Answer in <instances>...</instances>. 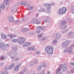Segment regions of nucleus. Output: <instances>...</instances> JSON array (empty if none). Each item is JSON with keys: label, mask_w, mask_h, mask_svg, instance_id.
<instances>
[{"label": "nucleus", "mask_w": 74, "mask_h": 74, "mask_svg": "<svg viewBox=\"0 0 74 74\" xmlns=\"http://www.w3.org/2000/svg\"><path fill=\"white\" fill-rule=\"evenodd\" d=\"M45 51L48 55H52L53 51V47L52 46H47L45 48Z\"/></svg>", "instance_id": "nucleus-1"}, {"label": "nucleus", "mask_w": 74, "mask_h": 74, "mask_svg": "<svg viewBox=\"0 0 74 74\" xmlns=\"http://www.w3.org/2000/svg\"><path fill=\"white\" fill-rule=\"evenodd\" d=\"M66 21L63 20L61 21L60 23V29L61 30H63L67 28V25H64L66 23Z\"/></svg>", "instance_id": "nucleus-2"}, {"label": "nucleus", "mask_w": 74, "mask_h": 74, "mask_svg": "<svg viewBox=\"0 0 74 74\" xmlns=\"http://www.w3.org/2000/svg\"><path fill=\"white\" fill-rule=\"evenodd\" d=\"M67 11V8L65 7H62V8H60L58 11L57 12L58 15H62L63 14H64Z\"/></svg>", "instance_id": "nucleus-3"}, {"label": "nucleus", "mask_w": 74, "mask_h": 74, "mask_svg": "<svg viewBox=\"0 0 74 74\" xmlns=\"http://www.w3.org/2000/svg\"><path fill=\"white\" fill-rule=\"evenodd\" d=\"M43 5L47 10V13H50L51 12V5L48 3H45Z\"/></svg>", "instance_id": "nucleus-4"}, {"label": "nucleus", "mask_w": 74, "mask_h": 74, "mask_svg": "<svg viewBox=\"0 0 74 74\" xmlns=\"http://www.w3.org/2000/svg\"><path fill=\"white\" fill-rule=\"evenodd\" d=\"M17 53V52L16 51L14 52L12 51L10 53L9 56H10L12 59H14L16 56Z\"/></svg>", "instance_id": "nucleus-5"}, {"label": "nucleus", "mask_w": 74, "mask_h": 74, "mask_svg": "<svg viewBox=\"0 0 74 74\" xmlns=\"http://www.w3.org/2000/svg\"><path fill=\"white\" fill-rule=\"evenodd\" d=\"M70 44V41L69 40H66L63 42L61 44L62 47L64 48L66 47L68 45Z\"/></svg>", "instance_id": "nucleus-6"}, {"label": "nucleus", "mask_w": 74, "mask_h": 74, "mask_svg": "<svg viewBox=\"0 0 74 74\" xmlns=\"http://www.w3.org/2000/svg\"><path fill=\"white\" fill-rule=\"evenodd\" d=\"M73 51V49L71 47H68L64 51V53H66V52H68V53H70Z\"/></svg>", "instance_id": "nucleus-7"}, {"label": "nucleus", "mask_w": 74, "mask_h": 74, "mask_svg": "<svg viewBox=\"0 0 74 74\" xmlns=\"http://www.w3.org/2000/svg\"><path fill=\"white\" fill-rule=\"evenodd\" d=\"M18 43V44H23L24 42L25 41L26 39L24 38H19Z\"/></svg>", "instance_id": "nucleus-8"}, {"label": "nucleus", "mask_w": 74, "mask_h": 74, "mask_svg": "<svg viewBox=\"0 0 74 74\" xmlns=\"http://www.w3.org/2000/svg\"><path fill=\"white\" fill-rule=\"evenodd\" d=\"M27 50L29 51H35L36 50V47L34 46H31L29 47L27 49Z\"/></svg>", "instance_id": "nucleus-9"}, {"label": "nucleus", "mask_w": 74, "mask_h": 74, "mask_svg": "<svg viewBox=\"0 0 74 74\" xmlns=\"http://www.w3.org/2000/svg\"><path fill=\"white\" fill-rule=\"evenodd\" d=\"M8 21L10 22H11L12 23L14 22V18L13 16H9L8 17Z\"/></svg>", "instance_id": "nucleus-10"}, {"label": "nucleus", "mask_w": 74, "mask_h": 74, "mask_svg": "<svg viewBox=\"0 0 74 74\" xmlns=\"http://www.w3.org/2000/svg\"><path fill=\"white\" fill-rule=\"evenodd\" d=\"M43 19L45 20V19H47L48 20V22H51V18L49 16H44L43 18Z\"/></svg>", "instance_id": "nucleus-11"}, {"label": "nucleus", "mask_w": 74, "mask_h": 74, "mask_svg": "<svg viewBox=\"0 0 74 74\" xmlns=\"http://www.w3.org/2000/svg\"><path fill=\"white\" fill-rule=\"evenodd\" d=\"M31 45V43L30 42H26L23 45V47H28Z\"/></svg>", "instance_id": "nucleus-12"}, {"label": "nucleus", "mask_w": 74, "mask_h": 74, "mask_svg": "<svg viewBox=\"0 0 74 74\" xmlns=\"http://www.w3.org/2000/svg\"><path fill=\"white\" fill-rule=\"evenodd\" d=\"M1 38H2V39H3V38H4L5 39L7 37L6 35L3 33H2L1 34Z\"/></svg>", "instance_id": "nucleus-13"}, {"label": "nucleus", "mask_w": 74, "mask_h": 74, "mask_svg": "<svg viewBox=\"0 0 74 74\" xmlns=\"http://www.w3.org/2000/svg\"><path fill=\"white\" fill-rule=\"evenodd\" d=\"M70 10L71 11L72 14H74V6H71Z\"/></svg>", "instance_id": "nucleus-14"}, {"label": "nucleus", "mask_w": 74, "mask_h": 74, "mask_svg": "<svg viewBox=\"0 0 74 74\" xmlns=\"http://www.w3.org/2000/svg\"><path fill=\"white\" fill-rule=\"evenodd\" d=\"M29 30V29L28 28H23L22 29L21 32H26V31H28Z\"/></svg>", "instance_id": "nucleus-15"}, {"label": "nucleus", "mask_w": 74, "mask_h": 74, "mask_svg": "<svg viewBox=\"0 0 74 74\" xmlns=\"http://www.w3.org/2000/svg\"><path fill=\"white\" fill-rule=\"evenodd\" d=\"M27 3V2L25 1H21V5H26Z\"/></svg>", "instance_id": "nucleus-16"}, {"label": "nucleus", "mask_w": 74, "mask_h": 74, "mask_svg": "<svg viewBox=\"0 0 74 74\" xmlns=\"http://www.w3.org/2000/svg\"><path fill=\"white\" fill-rule=\"evenodd\" d=\"M19 66L18 65L16 66L14 68V71H17L19 70Z\"/></svg>", "instance_id": "nucleus-17"}, {"label": "nucleus", "mask_w": 74, "mask_h": 74, "mask_svg": "<svg viewBox=\"0 0 74 74\" xmlns=\"http://www.w3.org/2000/svg\"><path fill=\"white\" fill-rule=\"evenodd\" d=\"M39 29H41L42 30H45V29H46V28L44 26H40L38 27Z\"/></svg>", "instance_id": "nucleus-18"}, {"label": "nucleus", "mask_w": 74, "mask_h": 74, "mask_svg": "<svg viewBox=\"0 0 74 74\" xmlns=\"http://www.w3.org/2000/svg\"><path fill=\"white\" fill-rule=\"evenodd\" d=\"M3 1L6 5H8L10 2L9 0H3Z\"/></svg>", "instance_id": "nucleus-19"}, {"label": "nucleus", "mask_w": 74, "mask_h": 74, "mask_svg": "<svg viewBox=\"0 0 74 74\" xmlns=\"http://www.w3.org/2000/svg\"><path fill=\"white\" fill-rule=\"evenodd\" d=\"M8 37H10V39H12V38H14V34H8L7 35Z\"/></svg>", "instance_id": "nucleus-20"}, {"label": "nucleus", "mask_w": 74, "mask_h": 74, "mask_svg": "<svg viewBox=\"0 0 74 74\" xmlns=\"http://www.w3.org/2000/svg\"><path fill=\"white\" fill-rule=\"evenodd\" d=\"M1 8L2 9V10H4L5 9V5L3 3H2L1 5Z\"/></svg>", "instance_id": "nucleus-21"}, {"label": "nucleus", "mask_w": 74, "mask_h": 74, "mask_svg": "<svg viewBox=\"0 0 74 74\" xmlns=\"http://www.w3.org/2000/svg\"><path fill=\"white\" fill-rule=\"evenodd\" d=\"M6 59V57L5 56H2L0 58V59L3 60H5Z\"/></svg>", "instance_id": "nucleus-22"}, {"label": "nucleus", "mask_w": 74, "mask_h": 74, "mask_svg": "<svg viewBox=\"0 0 74 74\" xmlns=\"http://www.w3.org/2000/svg\"><path fill=\"white\" fill-rule=\"evenodd\" d=\"M62 68H64L67 67V65H66V64H61L60 65V67H61V68H62Z\"/></svg>", "instance_id": "nucleus-23"}, {"label": "nucleus", "mask_w": 74, "mask_h": 74, "mask_svg": "<svg viewBox=\"0 0 74 74\" xmlns=\"http://www.w3.org/2000/svg\"><path fill=\"white\" fill-rule=\"evenodd\" d=\"M38 62H39V61L38 59H35L34 61V63L35 64H38Z\"/></svg>", "instance_id": "nucleus-24"}, {"label": "nucleus", "mask_w": 74, "mask_h": 74, "mask_svg": "<svg viewBox=\"0 0 74 74\" xmlns=\"http://www.w3.org/2000/svg\"><path fill=\"white\" fill-rule=\"evenodd\" d=\"M19 40L17 39H12V42H17Z\"/></svg>", "instance_id": "nucleus-25"}, {"label": "nucleus", "mask_w": 74, "mask_h": 74, "mask_svg": "<svg viewBox=\"0 0 74 74\" xmlns=\"http://www.w3.org/2000/svg\"><path fill=\"white\" fill-rule=\"evenodd\" d=\"M56 37L58 38V39H59L60 38V37H61V34H58L56 35Z\"/></svg>", "instance_id": "nucleus-26"}, {"label": "nucleus", "mask_w": 74, "mask_h": 74, "mask_svg": "<svg viewBox=\"0 0 74 74\" xmlns=\"http://www.w3.org/2000/svg\"><path fill=\"white\" fill-rule=\"evenodd\" d=\"M37 21V19L35 18L32 19V22L33 23H36Z\"/></svg>", "instance_id": "nucleus-27"}, {"label": "nucleus", "mask_w": 74, "mask_h": 74, "mask_svg": "<svg viewBox=\"0 0 74 74\" xmlns=\"http://www.w3.org/2000/svg\"><path fill=\"white\" fill-rule=\"evenodd\" d=\"M60 70H61V67H60L56 71V74H58V73H59V72Z\"/></svg>", "instance_id": "nucleus-28"}, {"label": "nucleus", "mask_w": 74, "mask_h": 74, "mask_svg": "<svg viewBox=\"0 0 74 74\" xmlns=\"http://www.w3.org/2000/svg\"><path fill=\"white\" fill-rule=\"evenodd\" d=\"M16 11L14 10V8L13 7H12L11 10V11L12 12H16L17 11V9H16Z\"/></svg>", "instance_id": "nucleus-29"}, {"label": "nucleus", "mask_w": 74, "mask_h": 74, "mask_svg": "<svg viewBox=\"0 0 74 74\" xmlns=\"http://www.w3.org/2000/svg\"><path fill=\"white\" fill-rule=\"evenodd\" d=\"M33 8H34V7L33 6H32L28 8V11H31V10H33Z\"/></svg>", "instance_id": "nucleus-30"}, {"label": "nucleus", "mask_w": 74, "mask_h": 74, "mask_svg": "<svg viewBox=\"0 0 74 74\" xmlns=\"http://www.w3.org/2000/svg\"><path fill=\"white\" fill-rule=\"evenodd\" d=\"M12 49L14 51H16L17 49H18V48H17V46H14L12 47Z\"/></svg>", "instance_id": "nucleus-31"}, {"label": "nucleus", "mask_w": 74, "mask_h": 74, "mask_svg": "<svg viewBox=\"0 0 74 74\" xmlns=\"http://www.w3.org/2000/svg\"><path fill=\"white\" fill-rule=\"evenodd\" d=\"M41 65H40L38 66L37 68V71H40L41 70Z\"/></svg>", "instance_id": "nucleus-32"}, {"label": "nucleus", "mask_w": 74, "mask_h": 74, "mask_svg": "<svg viewBox=\"0 0 74 74\" xmlns=\"http://www.w3.org/2000/svg\"><path fill=\"white\" fill-rule=\"evenodd\" d=\"M40 28H38V29H37L36 32V34H38V33H40Z\"/></svg>", "instance_id": "nucleus-33"}, {"label": "nucleus", "mask_w": 74, "mask_h": 74, "mask_svg": "<svg viewBox=\"0 0 74 74\" xmlns=\"http://www.w3.org/2000/svg\"><path fill=\"white\" fill-rule=\"evenodd\" d=\"M69 34L70 35H71V36H74V32H72V31H70L69 32Z\"/></svg>", "instance_id": "nucleus-34"}, {"label": "nucleus", "mask_w": 74, "mask_h": 74, "mask_svg": "<svg viewBox=\"0 0 74 74\" xmlns=\"http://www.w3.org/2000/svg\"><path fill=\"white\" fill-rule=\"evenodd\" d=\"M4 47V45L2 42H0V48H3Z\"/></svg>", "instance_id": "nucleus-35"}, {"label": "nucleus", "mask_w": 74, "mask_h": 74, "mask_svg": "<svg viewBox=\"0 0 74 74\" xmlns=\"http://www.w3.org/2000/svg\"><path fill=\"white\" fill-rule=\"evenodd\" d=\"M22 21H24L25 22H26V21H27L28 20V18H27L26 17L25 18H22Z\"/></svg>", "instance_id": "nucleus-36"}, {"label": "nucleus", "mask_w": 74, "mask_h": 74, "mask_svg": "<svg viewBox=\"0 0 74 74\" xmlns=\"http://www.w3.org/2000/svg\"><path fill=\"white\" fill-rule=\"evenodd\" d=\"M19 22H20V21L18 20H17L15 21L14 23L15 24H16V23H19Z\"/></svg>", "instance_id": "nucleus-37"}, {"label": "nucleus", "mask_w": 74, "mask_h": 74, "mask_svg": "<svg viewBox=\"0 0 74 74\" xmlns=\"http://www.w3.org/2000/svg\"><path fill=\"white\" fill-rule=\"evenodd\" d=\"M57 42H58L57 41V40H54L53 41V44H56Z\"/></svg>", "instance_id": "nucleus-38"}, {"label": "nucleus", "mask_w": 74, "mask_h": 74, "mask_svg": "<svg viewBox=\"0 0 74 74\" xmlns=\"http://www.w3.org/2000/svg\"><path fill=\"white\" fill-rule=\"evenodd\" d=\"M42 11L43 12H45L47 11V9H46V8H42Z\"/></svg>", "instance_id": "nucleus-39"}, {"label": "nucleus", "mask_w": 74, "mask_h": 74, "mask_svg": "<svg viewBox=\"0 0 74 74\" xmlns=\"http://www.w3.org/2000/svg\"><path fill=\"white\" fill-rule=\"evenodd\" d=\"M63 71H66L67 70V67H65V68H62Z\"/></svg>", "instance_id": "nucleus-40"}, {"label": "nucleus", "mask_w": 74, "mask_h": 74, "mask_svg": "<svg viewBox=\"0 0 74 74\" xmlns=\"http://www.w3.org/2000/svg\"><path fill=\"white\" fill-rule=\"evenodd\" d=\"M29 66H33V62H30L29 64Z\"/></svg>", "instance_id": "nucleus-41"}, {"label": "nucleus", "mask_w": 74, "mask_h": 74, "mask_svg": "<svg viewBox=\"0 0 74 74\" xmlns=\"http://www.w3.org/2000/svg\"><path fill=\"white\" fill-rule=\"evenodd\" d=\"M50 5L52 6L55 5V3L53 2H51L50 3Z\"/></svg>", "instance_id": "nucleus-42"}, {"label": "nucleus", "mask_w": 74, "mask_h": 74, "mask_svg": "<svg viewBox=\"0 0 74 74\" xmlns=\"http://www.w3.org/2000/svg\"><path fill=\"white\" fill-rule=\"evenodd\" d=\"M42 66L43 67H45L46 66V64L45 63H43L42 65Z\"/></svg>", "instance_id": "nucleus-43"}, {"label": "nucleus", "mask_w": 74, "mask_h": 74, "mask_svg": "<svg viewBox=\"0 0 74 74\" xmlns=\"http://www.w3.org/2000/svg\"><path fill=\"white\" fill-rule=\"evenodd\" d=\"M2 74H7V72L5 71H3L2 72Z\"/></svg>", "instance_id": "nucleus-44"}, {"label": "nucleus", "mask_w": 74, "mask_h": 74, "mask_svg": "<svg viewBox=\"0 0 74 74\" xmlns=\"http://www.w3.org/2000/svg\"><path fill=\"white\" fill-rule=\"evenodd\" d=\"M15 60V61H18V60H19V58H16L15 59H14Z\"/></svg>", "instance_id": "nucleus-45"}, {"label": "nucleus", "mask_w": 74, "mask_h": 74, "mask_svg": "<svg viewBox=\"0 0 74 74\" xmlns=\"http://www.w3.org/2000/svg\"><path fill=\"white\" fill-rule=\"evenodd\" d=\"M5 47L6 48H8L10 47V45L9 44H7L5 45Z\"/></svg>", "instance_id": "nucleus-46"}, {"label": "nucleus", "mask_w": 74, "mask_h": 74, "mask_svg": "<svg viewBox=\"0 0 74 74\" xmlns=\"http://www.w3.org/2000/svg\"><path fill=\"white\" fill-rule=\"evenodd\" d=\"M68 32V29H65L63 32V33H66V32Z\"/></svg>", "instance_id": "nucleus-47"}, {"label": "nucleus", "mask_w": 74, "mask_h": 74, "mask_svg": "<svg viewBox=\"0 0 74 74\" xmlns=\"http://www.w3.org/2000/svg\"><path fill=\"white\" fill-rule=\"evenodd\" d=\"M12 68L13 67L11 66V65H10L9 66L8 69H9V70H11L12 69Z\"/></svg>", "instance_id": "nucleus-48"}, {"label": "nucleus", "mask_w": 74, "mask_h": 74, "mask_svg": "<svg viewBox=\"0 0 74 74\" xmlns=\"http://www.w3.org/2000/svg\"><path fill=\"white\" fill-rule=\"evenodd\" d=\"M42 34H40L38 35V37H42Z\"/></svg>", "instance_id": "nucleus-49"}, {"label": "nucleus", "mask_w": 74, "mask_h": 74, "mask_svg": "<svg viewBox=\"0 0 74 74\" xmlns=\"http://www.w3.org/2000/svg\"><path fill=\"white\" fill-rule=\"evenodd\" d=\"M39 12H43V11H42V8L39 9Z\"/></svg>", "instance_id": "nucleus-50"}, {"label": "nucleus", "mask_w": 74, "mask_h": 74, "mask_svg": "<svg viewBox=\"0 0 74 74\" xmlns=\"http://www.w3.org/2000/svg\"><path fill=\"white\" fill-rule=\"evenodd\" d=\"M44 74V71L43 70H42L40 72V74Z\"/></svg>", "instance_id": "nucleus-51"}, {"label": "nucleus", "mask_w": 74, "mask_h": 74, "mask_svg": "<svg viewBox=\"0 0 74 74\" xmlns=\"http://www.w3.org/2000/svg\"><path fill=\"white\" fill-rule=\"evenodd\" d=\"M40 53H41V52H40V51H38L36 52L37 54H38V55H39V54H40Z\"/></svg>", "instance_id": "nucleus-52"}, {"label": "nucleus", "mask_w": 74, "mask_h": 74, "mask_svg": "<svg viewBox=\"0 0 74 74\" xmlns=\"http://www.w3.org/2000/svg\"><path fill=\"white\" fill-rule=\"evenodd\" d=\"M26 71V68H24L23 70V72H25Z\"/></svg>", "instance_id": "nucleus-53"}, {"label": "nucleus", "mask_w": 74, "mask_h": 74, "mask_svg": "<svg viewBox=\"0 0 74 74\" xmlns=\"http://www.w3.org/2000/svg\"><path fill=\"white\" fill-rule=\"evenodd\" d=\"M71 72L72 73H74V69H72L71 70Z\"/></svg>", "instance_id": "nucleus-54"}, {"label": "nucleus", "mask_w": 74, "mask_h": 74, "mask_svg": "<svg viewBox=\"0 0 74 74\" xmlns=\"http://www.w3.org/2000/svg\"><path fill=\"white\" fill-rule=\"evenodd\" d=\"M70 64L73 66H74V63L73 62H71L70 63Z\"/></svg>", "instance_id": "nucleus-55"}, {"label": "nucleus", "mask_w": 74, "mask_h": 74, "mask_svg": "<svg viewBox=\"0 0 74 74\" xmlns=\"http://www.w3.org/2000/svg\"><path fill=\"white\" fill-rule=\"evenodd\" d=\"M17 37V35L16 34L13 35V38H14L15 37Z\"/></svg>", "instance_id": "nucleus-56"}, {"label": "nucleus", "mask_w": 74, "mask_h": 74, "mask_svg": "<svg viewBox=\"0 0 74 74\" xmlns=\"http://www.w3.org/2000/svg\"><path fill=\"white\" fill-rule=\"evenodd\" d=\"M14 65H15V64L13 63L11 65H10V66H11L12 67H13L14 66Z\"/></svg>", "instance_id": "nucleus-57"}, {"label": "nucleus", "mask_w": 74, "mask_h": 74, "mask_svg": "<svg viewBox=\"0 0 74 74\" xmlns=\"http://www.w3.org/2000/svg\"><path fill=\"white\" fill-rule=\"evenodd\" d=\"M36 23V24H39L40 23V22L38 21H37Z\"/></svg>", "instance_id": "nucleus-58"}, {"label": "nucleus", "mask_w": 74, "mask_h": 74, "mask_svg": "<svg viewBox=\"0 0 74 74\" xmlns=\"http://www.w3.org/2000/svg\"><path fill=\"white\" fill-rule=\"evenodd\" d=\"M6 48H7L5 47H4V48L2 49V50H3V51H5V50L6 49Z\"/></svg>", "instance_id": "nucleus-59"}, {"label": "nucleus", "mask_w": 74, "mask_h": 74, "mask_svg": "<svg viewBox=\"0 0 74 74\" xmlns=\"http://www.w3.org/2000/svg\"><path fill=\"white\" fill-rule=\"evenodd\" d=\"M31 74H35V72L34 71H32L31 72Z\"/></svg>", "instance_id": "nucleus-60"}, {"label": "nucleus", "mask_w": 74, "mask_h": 74, "mask_svg": "<svg viewBox=\"0 0 74 74\" xmlns=\"http://www.w3.org/2000/svg\"><path fill=\"white\" fill-rule=\"evenodd\" d=\"M48 21V20H45L43 21V22H47Z\"/></svg>", "instance_id": "nucleus-61"}, {"label": "nucleus", "mask_w": 74, "mask_h": 74, "mask_svg": "<svg viewBox=\"0 0 74 74\" xmlns=\"http://www.w3.org/2000/svg\"><path fill=\"white\" fill-rule=\"evenodd\" d=\"M3 64H4V63H1L0 64V65L1 66H3Z\"/></svg>", "instance_id": "nucleus-62"}, {"label": "nucleus", "mask_w": 74, "mask_h": 74, "mask_svg": "<svg viewBox=\"0 0 74 74\" xmlns=\"http://www.w3.org/2000/svg\"><path fill=\"white\" fill-rule=\"evenodd\" d=\"M40 39H40L41 41H42V40H44V38H41Z\"/></svg>", "instance_id": "nucleus-63"}, {"label": "nucleus", "mask_w": 74, "mask_h": 74, "mask_svg": "<svg viewBox=\"0 0 74 74\" xmlns=\"http://www.w3.org/2000/svg\"><path fill=\"white\" fill-rule=\"evenodd\" d=\"M50 73V71H48L47 72V74H49V73Z\"/></svg>", "instance_id": "nucleus-64"}]
</instances>
